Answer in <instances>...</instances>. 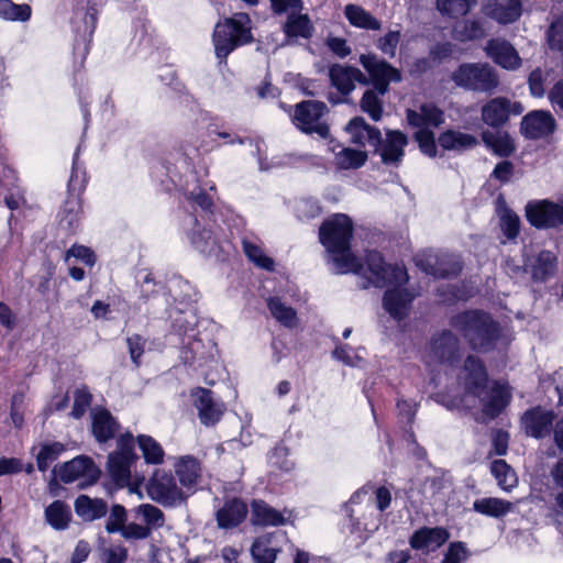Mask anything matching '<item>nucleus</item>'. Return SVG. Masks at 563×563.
<instances>
[{"label": "nucleus", "instance_id": "f257e3e1", "mask_svg": "<svg viewBox=\"0 0 563 563\" xmlns=\"http://www.w3.org/2000/svg\"><path fill=\"white\" fill-rule=\"evenodd\" d=\"M353 225L345 214H334L325 220L319 230V238L333 262V269L338 274L355 273L367 279L368 285L375 287H389L383 298L384 309L396 320L405 319L411 308L416 294L401 286L408 282L405 267L385 264L378 252L366 254L365 265L353 256L350 251Z\"/></svg>", "mask_w": 563, "mask_h": 563}, {"label": "nucleus", "instance_id": "f03ea898", "mask_svg": "<svg viewBox=\"0 0 563 563\" xmlns=\"http://www.w3.org/2000/svg\"><path fill=\"white\" fill-rule=\"evenodd\" d=\"M459 384L464 388L465 395L462 402L472 407L478 398L483 405V413L489 419L497 417L507 406L510 393L507 386L495 383L487 387V372L482 361L475 356H468L457 375Z\"/></svg>", "mask_w": 563, "mask_h": 563}, {"label": "nucleus", "instance_id": "7ed1b4c3", "mask_svg": "<svg viewBox=\"0 0 563 563\" xmlns=\"http://www.w3.org/2000/svg\"><path fill=\"white\" fill-rule=\"evenodd\" d=\"M454 327L463 333L473 349L488 351L498 339V327L493 319L481 311H466L453 320Z\"/></svg>", "mask_w": 563, "mask_h": 563}, {"label": "nucleus", "instance_id": "20e7f679", "mask_svg": "<svg viewBox=\"0 0 563 563\" xmlns=\"http://www.w3.org/2000/svg\"><path fill=\"white\" fill-rule=\"evenodd\" d=\"M250 23L251 20L247 14L239 13L216 25L213 44L218 58H225L238 46L252 41Z\"/></svg>", "mask_w": 563, "mask_h": 563}, {"label": "nucleus", "instance_id": "39448f33", "mask_svg": "<svg viewBox=\"0 0 563 563\" xmlns=\"http://www.w3.org/2000/svg\"><path fill=\"white\" fill-rule=\"evenodd\" d=\"M455 86L476 92H493L499 86L497 70L488 63H464L452 74Z\"/></svg>", "mask_w": 563, "mask_h": 563}, {"label": "nucleus", "instance_id": "423d86ee", "mask_svg": "<svg viewBox=\"0 0 563 563\" xmlns=\"http://www.w3.org/2000/svg\"><path fill=\"white\" fill-rule=\"evenodd\" d=\"M150 498L165 507H175L183 504L188 494L178 486L175 477L163 470H156L146 485Z\"/></svg>", "mask_w": 563, "mask_h": 563}, {"label": "nucleus", "instance_id": "0eeeda50", "mask_svg": "<svg viewBox=\"0 0 563 563\" xmlns=\"http://www.w3.org/2000/svg\"><path fill=\"white\" fill-rule=\"evenodd\" d=\"M327 111L328 108L325 103L321 101H302L296 106L294 123L305 133H316L320 137L327 139L330 130L328 124L322 120Z\"/></svg>", "mask_w": 563, "mask_h": 563}, {"label": "nucleus", "instance_id": "6e6552de", "mask_svg": "<svg viewBox=\"0 0 563 563\" xmlns=\"http://www.w3.org/2000/svg\"><path fill=\"white\" fill-rule=\"evenodd\" d=\"M134 441L131 434L123 435L118 441V450L109 455L108 473L118 486H126L131 477V464L136 459Z\"/></svg>", "mask_w": 563, "mask_h": 563}, {"label": "nucleus", "instance_id": "1a4fd4ad", "mask_svg": "<svg viewBox=\"0 0 563 563\" xmlns=\"http://www.w3.org/2000/svg\"><path fill=\"white\" fill-rule=\"evenodd\" d=\"M526 217L531 225L550 229L563 225V197L558 202L548 199L531 201L526 206Z\"/></svg>", "mask_w": 563, "mask_h": 563}, {"label": "nucleus", "instance_id": "9d476101", "mask_svg": "<svg viewBox=\"0 0 563 563\" xmlns=\"http://www.w3.org/2000/svg\"><path fill=\"white\" fill-rule=\"evenodd\" d=\"M57 475L64 483L79 481V487L85 488L95 484L100 475V470L93 461L87 456H77L63 464Z\"/></svg>", "mask_w": 563, "mask_h": 563}, {"label": "nucleus", "instance_id": "9b49d317", "mask_svg": "<svg viewBox=\"0 0 563 563\" xmlns=\"http://www.w3.org/2000/svg\"><path fill=\"white\" fill-rule=\"evenodd\" d=\"M360 63L368 73L375 89L380 96L387 92L390 82L401 80V74L398 69L374 54L361 55Z\"/></svg>", "mask_w": 563, "mask_h": 563}, {"label": "nucleus", "instance_id": "f8f14e48", "mask_svg": "<svg viewBox=\"0 0 563 563\" xmlns=\"http://www.w3.org/2000/svg\"><path fill=\"white\" fill-rule=\"evenodd\" d=\"M416 265L434 277L455 276L461 272L460 262L452 255L422 252L415 257Z\"/></svg>", "mask_w": 563, "mask_h": 563}, {"label": "nucleus", "instance_id": "ddd939ff", "mask_svg": "<svg viewBox=\"0 0 563 563\" xmlns=\"http://www.w3.org/2000/svg\"><path fill=\"white\" fill-rule=\"evenodd\" d=\"M522 106L504 97H496L482 107V120L489 126L499 128L507 123L511 114L522 112Z\"/></svg>", "mask_w": 563, "mask_h": 563}, {"label": "nucleus", "instance_id": "4468645a", "mask_svg": "<svg viewBox=\"0 0 563 563\" xmlns=\"http://www.w3.org/2000/svg\"><path fill=\"white\" fill-rule=\"evenodd\" d=\"M459 356V341L451 331H443L435 335L427 354V362L431 364H453Z\"/></svg>", "mask_w": 563, "mask_h": 563}, {"label": "nucleus", "instance_id": "2eb2a0df", "mask_svg": "<svg viewBox=\"0 0 563 563\" xmlns=\"http://www.w3.org/2000/svg\"><path fill=\"white\" fill-rule=\"evenodd\" d=\"M482 12L498 24H511L522 15L521 0H485Z\"/></svg>", "mask_w": 563, "mask_h": 563}, {"label": "nucleus", "instance_id": "dca6fc26", "mask_svg": "<svg viewBox=\"0 0 563 563\" xmlns=\"http://www.w3.org/2000/svg\"><path fill=\"white\" fill-rule=\"evenodd\" d=\"M555 129V120L549 111L534 110L522 118L520 130L528 139H540Z\"/></svg>", "mask_w": 563, "mask_h": 563}, {"label": "nucleus", "instance_id": "f3484780", "mask_svg": "<svg viewBox=\"0 0 563 563\" xmlns=\"http://www.w3.org/2000/svg\"><path fill=\"white\" fill-rule=\"evenodd\" d=\"M330 81L342 95L351 93L355 82L368 85V78L358 69L352 66L334 64L329 69Z\"/></svg>", "mask_w": 563, "mask_h": 563}, {"label": "nucleus", "instance_id": "a211bd4d", "mask_svg": "<svg viewBox=\"0 0 563 563\" xmlns=\"http://www.w3.org/2000/svg\"><path fill=\"white\" fill-rule=\"evenodd\" d=\"M192 398L194 405L203 424L211 426L220 420L224 411V406L213 398L210 390L198 388L192 393Z\"/></svg>", "mask_w": 563, "mask_h": 563}, {"label": "nucleus", "instance_id": "6ab92c4d", "mask_svg": "<svg viewBox=\"0 0 563 563\" xmlns=\"http://www.w3.org/2000/svg\"><path fill=\"white\" fill-rule=\"evenodd\" d=\"M485 53L496 64L506 69H516L520 66L521 63V59L515 47L505 40H489L485 46Z\"/></svg>", "mask_w": 563, "mask_h": 563}, {"label": "nucleus", "instance_id": "aec40b11", "mask_svg": "<svg viewBox=\"0 0 563 563\" xmlns=\"http://www.w3.org/2000/svg\"><path fill=\"white\" fill-rule=\"evenodd\" d=\"M408 124L418 130L438 128L444 123V112L433 103H423L417 110H407Z\"/></svg>", "mask_w": 563, "mask_h": 563}, {"label": "nucleus", "instance_id": "412c9836", "mask_svg": "<svg viewBox=\"0 0 563 563\" xmlns=\"http://www.w3.org/2000/svg\"><path fill=\"white\" fill-rule=\"evenodd\" d=\"M175 472L181 488L191 495L201 478V468L198 460L192 456H183L175 463Z\"/></svg>", "mask_w": 563, "mask_h": 563}, {"label": "nucleus", "instance_id": "4be33fe9", "mask_svg": "<svg viewBox=\"0 0 563 563\" xmlns=\"http://www.w3.org/2000/svg\"><path fill=\"white\" fill-rule=\"evenodd\" d=\"M554 415L541 408H534L525 413L522 426L528 435L542 438L550 433Z\"/></svg>", "mask_w": 563, "mask_h": 563}, {"label": "nucleus", "instance_id": "5701e85b", "mask_svg": "<svg viewBox=\"0 0 563 563\" xmlns=\"http://www.w3.org/2000/svg\"><path fill=\"white\" fill-rule=\"evenodd\" d=\"M449 538L450 533L444 528H421L412 534L409 542L416 550L433 551L444 544Z\"/></svg>", "mask_w": 563, "mask_h": 563}, {"label": "nucleus", "instance_id": "b1692460", "mask_svg": "<svg viewBox=\"0 0 563 563\" xmlns=\"http://www.w3.org/2000/svg\"><path fill=\"white\" fill-rule=\"evenodd\" d=\"M246 515V504L239 498H232L217 511L216 519L220 528L230 529L239 526Z\"/></svg>", "mask_w": 563, "mask_h": 563}, {"label": "nucleus", "instance_id": "393cba45", "mask_svg": "<svg viewBox=\"0 0 563 563\" xmlns=\"http://www.w3.org/2000/svg\"><path fill=\"white\" fill-rule=\"evenodd\" d=\"M408 144V137L400 131L389 130L386 137L380 141V156L385 164H398L404 156V148Z\"/></svg>", "mask_w": 563, "mask_h": 563}, {"label": "nucleus", "instance_id": "a878e982", "mask_svg": "<svg viewBox=\"0 0 563 563\" xmlns=\"http://www.w3.org/2000/svg\"><path fill=\"white\" fill-rule=\"evenodd\" d=\"M525 266L534 280H545L555 274L556 255L550 251H540L527 258Z\"/></svg>", "mask_w": 563, "mask_h": 563}, {"label": "nucleus", "instance_id": "bb28decb", "mask_svg": "<svg viewBox=\"0 0 563 563\" xmlns=\"http://www.w3.org/2000/svg\"><path fill=\"white\" fill-rule=\"evenodd\" d=\"M346 131L351 135V141L361 146L371 145L376 148L380 144L379 130L368 125L363 118L352 119Z\"/></svg>", "mask_w": 563, "mask_h": 563}, {"label": "nucleus", "instance_id": "cd10ccee", "mask_svg": "<svg viewBox=\"0 0 563 563\" xmlns=\"http://www.w3.org/2000/svg\"><path fill=\"white\" fill-rule=\"evenodd\" d=\"M278 538L283 536L265 534L257 538L251 549V553L255 563H274L279 552Z\"/></svg>", "mask_w": 563, "mask_h": 563}, {"label": "nucleus", "instance_id": "c85d7f7f", "mask_svg": "<svg viewBox=\"0 0 563 563\" xmlns=\"http://www.w3.org/2000/svg\"><path fill=\"white\" fill-rule=\"evenodd\" d=\"M439 145L446 151L462 152L475 147L477 139L457 130H446L438 139Z\"/></svg>", "mask_w": 563, "mask_h": 563}, {"label": "nucleus", "instance_id": "c756f323", "mask_svg": "<svg viewBox=\"0 0 563 563\" xmlns=\"http://www.w3.org/2000/svg\"><path fill=\"white\" fill-rule=\"evenodd\" d=\"M118 423L111 413L103 409L92 411V432L99 442L114 437Z\"/></svg>", "mask_w": 563, "mask_h": 563}, {"label": "nucleus", "instance_id": "7c9ffc66", "mask_svg": "<svg viewBox=\"0 0 563 563\" xmlns=\"http://www.w3.org/2000/svg\"><path fill=\"white\" fill-rule=\"evenodd\" d=\"M283 31L287 37L309 38L313 32V25L308 14L301 12H291L288 14L283 25Z\"/></svg>", "mask_w": 563, "mask_h": 563}, {"label": "nucleus", "instance_id": "2f4dec72", "mask_svg": "<svg viewBox=\"0 0 563 563\" xmlns=\"http://www.w3.org/2000/svg\"><path fill=\"white\" fill-rule=\"evenodd\" d=\"M482 139L488 148L501 157L511 155L516 150L515 142L507 132L484 131Z\"/></svg>", "mask_w": 563, "mask_h": 563}, {"label": "nucleus", "instance_id": "473e14b6", "mask_svg": "<svg viewBox=\"0 0 563 563\" xmlns=\"http://www.w3.org/2000/svg\"><path fill=\"white\" fill-rule=\"evenodd\" d=\"M107 504L99 498L80 495L75 501L76 514L86 521H92L107 514Z\"/></svg>", "mask_w": 563, "mask_h": 563}, {"label": "nucleus", "instance_id": "72a5a7b5", "mask_svg": "<svg viewBox=\"0 0 563 563\" xmlns=\"http://www.w3.org/2000/svg\"><path fill=\"white\" fill-rule=\"evenodd\" d=\"M344 15L353 26L358 29L378 31L382 27L379 20L357 4L345 5Z\"/></svg>", "mask_w": 563, "mask_h": 563}, {"label": "nucleus", "instance_id": "f704fd0d", "mask_svg": "<svg viewBox=\"0 0 563 563\" xmlns=\"http://www.w3.org/2000/svg\"><path fill=\"white\" fill-rule=\"evenodd\" d=\"M252 521L260 526H279L286 522L282 512L262 500L252 504Z\"/></svg>", "mask_w": 563, "mask_h": 563}, {"label": "nucleus", "instance_id": "c9c22d12", "mask_svg": "<svg viewBox=\"0 0 563 563\" xmlns=\"http://www.w3.org/2000/svg\"><path fill=\"white\" fill-rule=\"evenodd\" d=\"M45 519L55 530H65L71 520V510L62 500H55L45 509Z\"/></svg>", "mask_w": 563, "mask_h": 563}, {"label": "nucleus", "instance_id": "e433bc0d", "mask_svg": "<svg viewBox=\"0 0 563 563\" xmlns=\"http://www.w3.org/2000/svg\"><path fill=\"white\" fill-rule=\"evenodd\" d=\"M267 308L271 314L284 327L292 329L298 325L299 320L296 310L283 302L280 298L269 297Z\"/></svg>", "mask_w": 563, "mask_h": 563}, {"label": "nucleus", "instance_id": "4c0bfd02", "mask_svg": "<svg viewBox=\"0 0 563 563\" xmlns=\"http://www.w3.org/2000/svg\"><path fill=\"white\" fill-rule=\"evenodd\" d=\"M511 508V503L495 497L476 499L473 504V509L476 512L496 518L507 515Z\"/></svg>", "mask_w": 563, "mask_h": 563}, {"label": "nucleus", "instance_id": "58836bf2", "mask_svg": "<svg viewBox=\"0 0 563 563\" xmlns=\"http://www.w3.org/2000/svg\"><path fill=\"white\" fill-rule=\"evenodd\" d=\"M81 216V202L76 196H69L62 208L59 213V223L66 230L75 231L79 224Z\"/></svg>", "mask_w": 563, "mask_h": 563}, {"label": "nucleus", "instance_id": "ea45409f", "mask_svg": "<svg viewBox=\"0 0 563 563\" xmlns=\"http://www.w3.org/2000/svg\"><path fill=\"white\" fill-rule=\"evenodd\" d=\"M195 228L189 233L191 244L202 254H212L217 250V240L210 230L201 228L197 220H192Z\"/></svg>", "mask_w": 563, "mask_h": 563}, {"label": "nucleus", "instance_id": "a19ab883", "mask_svg": "<svg viewBox=\"0 0 563 563\" xmlns=\"http://www.w3.org/2000/svg\"><path fill=\"white\" fill-rule=\"evenodd\" d=\"M490 472L496 478L498 486L504 490L509 492L517 486V475L504 460H495L492 462Z\"/></svg>", "mask_w": 563, "mask_h": 563}, {"label": "nucleus", "instance_id": "79ce46f5", "mask_svg": "<svg viewBox=\"0 0 563 563\" xmlns=\"http://www.w3.org/2000/svg\"><path fill=\"white\" fill-rule=\"evenodd\" d=\"M335 152V164L341 169H354L364 165L367 155L363 151L338 146Z\"/></svg>", "mask_w": 563, "mask_h": 563}, {"label": "nucleus", "instance_id": "37998d69", "mask_svg": "<svg viewBox=\"0 0 563 563\" xmlns=\"http://www.w3.org/2000/svg\"><path fill=\"white\" fill-rule=\"evenodd\" d=\"M453 35L461 42L473 41L485 35V29L479 20H464L453 29Z\"/></svg>", "mask_w": 563, "mask_h": 563}, {"label": "nucleus", "instance_id": "c03bdc74", "mask_svg": "<svg viewBox=\"0 0 563 563\" xmlns=\"http://www.w3.org/2000/svg\"><path fill=\"white\" fill-rule=\"evenodd\" d=\"M139 446L146 463L161 464L164 459V450L161 444L150 435L137 437Z\"/></svg>", "mask_w": 563, "mask_h": 563}, {"label": "nucleus", "instance_id": "a18cd8bd", "mask_svg": "<svg viewBox=\"0 0 563 563\" xmlns=\"http://www.w3.org/2000/svg\"><path fill=\"white\" fill-rule=\"evenodd\" d=\"M477 0H437L438 10L445 15L457 18L465 15Z\"/></svg>", "mask_w": 563, "mask_h": 563}, {"label": "nucleus", "instance_id": "49530a36", "mask_svg": "<svg viewBox=\"0 0 563 563\" xmlns=\"http://www.w3.org/2000/svg\"><path fill=\"white\" fill-rule=\"evenodd\" d=\"M30 16V5L15 4L11 0H0V18L10 21H27Z\"/></svg>", "mask_w": 563, "mask_h": 563}, {"label": "nucleus", "instance_id": "de8ad7c7", "mask_svg": "<svg viewBox=\"0 0 563 563\" xmlns=\"http://www.w3.org/2000/svg\"><path fill=\"white\" fill-rule=\"evenodd\" d=\"M64 449V445L59 442L42 445L36 455L38 470L45 472L51 466V464L57 460Z\"/></svg>", "mask_w": 563, "mask_h": 563}, {"label": "nucleus", "instance_id": "09e8293b", "mask_svg": "<svg viewBox=\"0 0 563 563\" xmlns=\"http://www.w3.org/2000/svg\"><path fill=\"white\" fill-rule=\"evenodd\" d=\"M361 108L364 112L368 113L374 121H379L383 114V107L378 91L372 89L366 90L361 100Z\"/></svg>", "mask_w": 563, "mask_h": 563}, {"label": "nucleus", "instance_id": "8fccbe9b", "mask_svg": "<svg viewBox=\"0 0 563 563\" xmlns=\"http://www.w3.org/2000/svg\"><path fill=\"white\" fill-rule=\"evenodd\" d=\"M136 514L142 517V519L146 523L145 527H148L150 529H157L163 527L164 525V514L156 506H153L151 504H142L136 508Z\"/></svg>", "mask_w": 563, "mask_h": 563}, {"label": "nucleus", "instance_id": "3c124183", "mask_svg": "<svg viewBox=\"0 0 563 563\" xmlns=\"http://www.w3.org/2000/svg\"><path fill=\"white\" fill-rule=\"evenodd\" d=\"M243 249L245 255L249 257L251 262H253L256 266L264 268L266 271L274 269V262L271 257L266 256L262 249L252 242L244 241Z\"/></svg>", "mask_w": 563, "mask_h": 563}, {"label": "nucleus", "instance_id": "603ef678", "mask_svg": "<svg viewBox=\"0 0 563 563\" xmlns=\"http://www.w3.org/2000/svg\"><path fill=\"white\" fill-rule=\"evenodd\" d=\"M500 228L507 239H516L520 229L519 217L514 211L505 209L500 214Z\"/></svg>", "mask_w": 563, "mask_h": 563}, {"label": "nucleus", "instance_id": "864d4df0", "mask_svg": "<svg viewBox=\"0 0 563 563\" xmlns=\"http://www.w3.org/2000/svg\"><path fill=\"white\" fill-rule=\"evenodd\" d=\"M126 521V511L123 506L114 505L111 508L110 515L106 522V530L109 533L113 532H122V529L125 527Z\"/></svg>", "mask_w": 563, "mask_h": 563}, {"label": "nucleus", "instance_id": "5fc2aeb1", "mask_svg": "<svg viewBox=\"0 0 563 563\" xmlns=\"http://www.w3.org/2000/svg\"><path fill=\"white\" fill-rule=\"evenodd\" d=\"M415 139L419 144L420 150L428 156L437 154V145L434 133L431 130L422 129L415 133Z\"/></svg>", "mask_w": 563, "mask_h": 563}, {"label": "nucleus", "instance_id": "6e6d98bb", "mask_svg": "<svg viewBox=\"0 0 563 563\" xmlns=\"http://www.w3.org/2000/svg\"><path fill=\"white\" fill-rule=\"evenodd\" d=\"M400 41L399 31H389L377 41V48L388 57H395L396 49Z\"/></svg>", "mask_w": 563, "mask_h": 563}, {"label": "nucleus", "instance_id": "4d7b16f0", "mask_svg": "<svg viewBox=\"0 0 563 563\" xmlns=\"http://www.w3.org/2000/svg\"><path fill=\"white\" fill-rule=\"evenodd\" d=\"M468 552L462 542H453L449 545L441 563H465Z\"/></svg>", "mask_w": 563, "mask_h": 563}, {"label": "nucleus", "instance_id": "13d9d810", "mask_svg": "<svg viewBox=\"0 0 563 563\" xmlns=\"http://www.w3.org/2000/svg\"><path fill=\"white\" fill-rule=\"evenodd\" d=\"M91 402V395L85 388L77 389L74 396V406L71 415L75 418H80L89 408Z\"/></svg>", "mask_w": 563, "mask_h": 563}, {"label": "nucleus", "instance_id": "bf43d9fd", "mask_svg": "<svg viewBox=\"0 0 563 563\" xmlns=\"http://www.w3.org/2000/svg\"><path fill=\"white\" fill-rule=\"evenodd\" d=\"M551 476L556 488L554 494L555 504L563 510V457L559 460L552 470Z\"/></svg>", "mask_w": 563, "mask_h": 563}, {"label": "nucleus", "instance_id": "052dcab7", "mask_svg": "<svg viewBox=\"0 0 563 563\" xmlns=\"http://www.w3.org/2000/svg\"><path fill=\"white\" fill-rule=\"evenodd\" d=\"M126 343L132 362L139 366L140 357L144 352L146 340L140 334H133L126 339Z\"/></svg>", "mask_w": 563, "mask_h": 563}, {"label": "nucleus", "instance_id": "680f3d73", "mask_svg": "<svg viewBox=\"0 0 563 563\" xmlns=\"http://www.w3.org/2000/svg\"><path fill=\"white\" fill-rule=\"evenodd\" d=\"M275 13L301 12L303 10L302 0H271Z\"/></svg>", "mask_w": 563, "mask_h": 563}, {"label": "nucleus", "instance_id": "e2e57ef3", "mask_svg": "<svg viewBox=\"0 0 563 563\" xmlns=\"http://www.w3.org/2000/svg\"><path fill=\"white\" fill-rule=\"evenodd\" d=\"M121 534L125 539L141 540L150 537L151 529L142 525L130 523L125 525V527L122 529Z\"/></svg>", "mask_w": 563, "mask_h": 563}, {"label": "nucleus", "instance_id": "0e129e2a", "mask_svg": "<svg viewBox=\"0 0 563 563\" xmlns=\"http://www.w3.org/2000/svg\"><path fill=\"white\" fill-rule=\"evenodd\" d=\"M509 434L503 430H496L492 435L493 452L496 455H505L508 450Z\"/></svg>", "mask_w": 563, "mask_h": 563}, {"label": "nucleus", "instance_id": "69168bd1", "mask_svg": "<svg viewBox=\"0 0 563 563\" xmlns=\"http://www.w3.org/2000/svg\"><path fill=\"white\" fill-rule=\"evenodd\" d=\"M69 256L80 260L82 263L90 266L93 265L96 261L92 251L84 245H74L71 249H69L67 252V257Z\"/></svg>", "mask_w": 563, "mask_h": 563}, {"label": "nucleus", "instance_id": "338daca9", "mask_svg": "<svg viewBox=\"0 0 563 563\" xmlns=\"http://www.w3.org/2000/svg\"><path fill=\"white\" fill-rule=\"evenodd\" d=\"M544 75L541 69H534L529 76L530 91L536 97H542L544 95L543 86Z\"/></svg>", "mask_w": 563, "mask_h": 563}, {"label": "nucleus", "instance_id": "774afa93", "mask_svg": "<svg viewBox=\"0 0 563 563\" xmlns=\"http://www.w3.org/2000/svg\"><path fill=\"white\" fill-rule=\"evenodd\" d=\"M297 214L300 219L313 218L319 214V207L312 200H301L296 207Z\"/></svg>", "mask_w": 563, "mask_h": 563}]
</instances>
